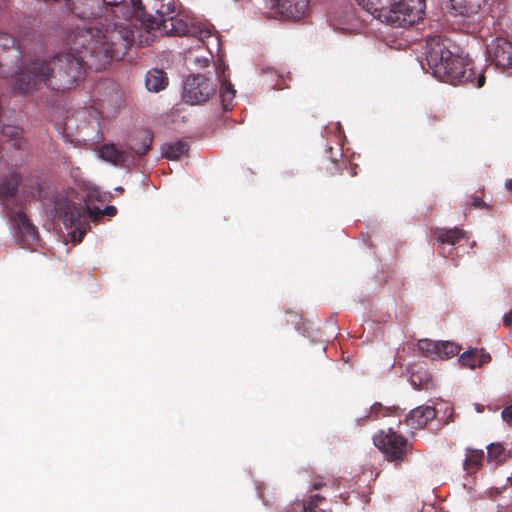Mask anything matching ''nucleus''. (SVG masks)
<instances>
[{
    "instance_id": "nucleus-1",
    "label": "nucleus",
    "mask_w": 512,
    "mask_h": 512,
    "mask_svg": "<svg viewBox=\"0 0 512 512\" xmlns=\"http://www.w3.org/2000/svg\"><path fill=\"white\" fill-rule=\"evenodd\" d=\"M134 43V31L125 23L115 22L105 30L84 23L67 36V52L50 60L27 64L13 78L14 91L29 94L42 86L64 92L72 89L84 75L85 67L96 72L120 59Z\"/></svg>"
},
{
    "instance_id": "nucleus-2",
    "label": "nucleus",
    "mask_w": 512,
    "mask_h": 512,
    "mask_svg": "<svg viewBox=\"0 0 512 512\" xmlns=\"http://www.w3.org/2000/svg\"><path fill=\"white\" fill-rule=\"evenodd\" d=\"M426 61L431 74L441 82L451 85L471 84L481 88L486 77L483 70L476 71L468 57L458 53V47L441 35L429 37L425 46Z\"/></svg>"
},
{
    "instance_id": "nucleus-3",
    "label": "nucleus",
    "mask_w": 512,
    "mask_h": 512,
    "mask_svg": "<svg viewBox=\"0 0 512 512\" xmlns=\"http://www.w3.org/2000/svg\"><path fill=\"white\" fill-rule=\"evenodd\" d=\"M358 4L380 21L394 28H407L419 19V11L408 0H357Z\"/></svg>"
},
{
    "instance_id": "nucleus-4",
    "label": "nucleus",
    "mask_w": 512,
    "mask_h": 512,
    "mask_svg": "<svg viewBox=\"0 0 512 512\" xmlns=\"http://www.w3.org/2000/svg\"><path fill=\"white\" fill-rule=\"evenodd\" d=\"M54 211L57 216L62 218L65 225H70L79 231L80 242L85 228L88 225V219L92 221L99 220L103 216L113 217L117 214L115 206H106L103 210L98 207L78 208L68 198L64 196L56 197L54 200Z\"/></svg>"
},
{
    "instance_id": "nucleus-5",
    "label": "nucleus",
    "mask_w": 512,
    "mask_h": 512,
    "mask_svg": "<svg viewBox=\"0 0 512 512\" xmlns=\"http://www.w3.org/2000/svg\"><path fill=\"white\" fill-rule=\"evenodd\" d=\"M142 145L140 148L131 147V152L126 149L118 148L114 144H105L100 149V157L114 165L129 167L134 165L137 160L145 155L151 148L153 137L151 133H144L140 136Z\"/></svg>"
},
{
    "instance_id": "nucleus-6",
    "label": "nucleus",
    "mask_w": 512,
    "mask_h": 512,
    "mask_svg": "<svg viewBox=\"0 0 512 512\" xmlns=\"http://www.w3.org/2000/svg\"><path fill=\"white\" fill-rule=\"evenodd\" d=\"M374 444L384 453L388 461L402 462L411 449L408 440L392 428L380 431L373 437Z\"/></svg>"
},
{
    "instance_id": "nucleus-7",
    "label": "nucleus",
    "mask_w": 512,
    "mask_h": 512,
    "mask_svg": "<svg viewBox=\"0 0 512 512\" xmlns=\"http://www.w3.org/2000/svg\"><path fill=\"white\" fill-rule=\"evenodd\" d=\"M215 92V85L206 76L198 74L189 76L183 86V100L191 105L201 104L210 99Z\"/></svg>"
},
{
    "instance_id": "nucleus-8",
    "label": "nucleus",
    "mask_w": 512,
    "mask_h": 512,
    "mask_svg": "<svg viewBox=\"0 0 512 512\" xmlns=\"http://www.w3.org/2000/svg\"><path fill=\"white\" fill-rule=\"evenodd\" d=\"M147 30H159L170 36H185L191 33V27L179 17H166L164 12L157 10L155 16L149 15L143 22Z\"/></svg>"
},
{
    "instance_id": "nucleus-9",
    "label": "nucleus",
    "mask_w": 512,
    "mask_h": 512,
    "mask_svg": "<svg viewBox=\"0 0 512 512\" xmlns=\"http://www.w3.org/2000/svg\"><path fill=\"white\" fill-rule=\"evenodd\" d=\"M17 229V239L24 248H32L39 241L36 227L23 211H16L11 216Z\"/></svg>"
},
{
    "instance_id": "nucleus-10",
    "label": "nucleus",
    "mask_w": 512,
    "mask_h": 512,
    "mask_svg": "<svg viewBox=\"0 0 512 512\" xmlns=\"http://www.w3.org/2000/svg\"><path fill=\"white\" fill-rule=\"evenodd\" d=\"M490 58L498 68L507 69L512 66V42L497 37L487 46Z\"/></svg>"
},
{
    "instance_id": "nucleus-11",
    "label": "nucleus",
    "mask_w": 512,
    "mask_h": 512,
    "mask_svg": "<svg viewBox=\"0 0 512 512\" xmlns=\"http://www.w3.org/2000/svg\"><path fill=\"white\" fill-rule=\"evenodd\" d=\"M487 0H442V6L452 17H471L479 12Z\"/></svg>"
},
{
    "instance_id": "nucleus-12",
    "label": "nucleus",
    "mask_w": 512,
    "mask_h": 512,
    "mask_svg": "<svg viewBox=\"0 0 512 512\" xmlns=\"http://www.w3.org/2000/svg\"><path fill=\"white\" fill-rule=\"evenodd\" d=\"M274 6L282 16L292 20H299L306 14L309 0H277Z\"/></svg>"
},
{
    "instance_id": "nucleus-13",
    "label": "nucleus",
    "mask_w": 512,
    "mask_h": 512,
    "mask_svg": "<svg viewBox=\"0 0 512 512\" xmlns=\"http://www.w3.org/2000/svg\"><path fill=\"white\" fill-rule=\"evenodd\" d=\"M435 417L436 410L434 407L422 405L411 410L406 416L405 422L412 429H422Z\"/></svg>"
},
{
    "instance_id": "nucleus-14",
    "label": "nucleus",
    "mask_w": 512,
    "mask_h": 512,
    "mask_svg": "<svg viewBox=\"0 0 512 512\" xmlns=\"http://www.w3.org/2000/svg\"><path fill=\"white\" fill-rule=\"evenodd\" d=\"M21 176L18 173H10L0 182V201H9L16 195L20 185Z\"/></svg>"
},
{
    "instance_id": "nucleus-15",
    "label": "nucleus",
    "mask_w": 512,
    "mask_h": 512,
    "mask_svg": "<svg viewBox=\"0 0 512 512\" xmlns=\"http://www.w3.org/2000/svg\"><path fill=\"white\" fill-rule=\"evenodd\" d=\"M145 85L149 91L159 92L168 85V78L165 71L160 69H151L147 72Z\"/></svg>"
},
{
    "instance_id": "nucleus-16",
    "label": "nucleus",
    "mask_w": 512,
    "mask_h": 512,
    "mask_svg": "<svg viewBox=\"0 0 512 512\" xmlns=\"http://www.w3.org/2000/svg\"><path fill=\"white\" fill-rule=\"evenodd\" d=\"M484 457L485 455L483 450H466V458L463 462V469L467 473V475H472L476 473L478 470H480L483 464Z\"/></svg>"
},
{
    "instance_id": "nucleus-17",
    "label": "nucleus",
    "mask_w": 512,
    "mask_h": 512,
    "mask_svg": "<svg viewBox=\"0 0 512 512\" xmlns=\"http://www.w3.org/2000/svg\"><path fill=\"white\" fill-rule=\"evenodd\" d=\"M0 141L10 144L15 149H23L25 140L22 137V130L19 127L7 126L3 128Z\"/></svg>"
},
{
    "instance_id": "nucleus-18",
    "label": "nucleus",
    "mask_w": 512,
    "mask_h": 512,
    "mask_svg": "<svg viewBox=\"0 0 512 512\" xmlns=\"http://www.w3.org/2000/svg\"><path fill=\"white\" fill-rule=\"evenodd\" d=\"M435 236L442 244L455 245L466 237V232L457 227L452 229L441 228L436 231Z\"/></svg>"
},
{
    "instance_id": "nucleus-19",
    "label": "nucleus",
    "mask_w": 512,
    "mask_h": 512,
    "mask_svg": "<svg viewBox=\"0 0 512 512\" xmlns=\"http://www.w3.org/2000/svg\"><path fill=\"white\" fill-rule=\"evenodd\" d=\"M235 94L236 90L231 82L227 79H223L220 85V99L224 111L232 109Z\"/></svg>"
},
{
    "instance_id": "nucleus-20",
    "label": "nucleus",
    "mask_w": 512,
    "mask_h": 512,
    "mask_svg": "<svg viewBox=\"0 0 512 512\" xmlns=\"http://www.w3.org/2000/svg\"><path fill=\"white\" fill-rule=\"evenodd\" d=\"M188 150L187 144L183 141L166 143L162 145V155L170 160H177Z\"/></svg>"
},
{
    "instance_id": "nucleus-21",
    "label": "nucleus",
    "mask_w": 512,
    "mask_h": 512,
    "mask_svg": "<svg viewBox=\"0 0 512 512\" xmlns=\"http://www.w3.org/2000/svg\"><path fill=\"white\" fill-rule=\"evenodd\" d=\"M441 343L442 342L423 339L418 342L417 346L419 351H421L425 356L435 358L439 357Z\"/></svg>"
},
{
    "instance_id": "nucleus-22",
    "label": "nucleus",
    "mask_w": 512,
    "mask_h": 512,
    "mask_svg": "<svg viewBox=\"0 0 512 512\" xmlns=\"http://www.w3.org/2000/svg\"><path fill=\"white\" fill-rule=\"evenodd\" d=\"M487 458L488 461H495L496 463H502L506 458V449L503 445L490 444L487 447Z\"/></svg>"
},
{
    "instance_id": "nucleus-23",
    "label": "nucleus",
    "mask_w": 512,
    "mask_h": 512,
    "mask_svg": "<svg viewBox=\"0 0 512 512\" xmlns=\"http://www.w3.org/2000/svg\"><path fill=\"white\" fill-rule=\"evenodd\" d=\"M460 352V347L452 342H442L439 357L440 358H450L455 355H458Z\"/></svg>"
},
{
    "instance_id": "nucleus-24",
    "label": "nucleus",
    "mask_w": 512,
    "mask_h": 512,
    "mask_svg": "<svg viewBox=\"0 0 512 512\" xmlns=\"http://www.w3.org/2000/svg\"><path fill=\"white\" fill-rule=\"evenodd\" d=\"M475 357H476V349L475 350H469V351H466L464 352L461 356H460V362L464 365V366H467V367H470V368H475L476 367V364H475Z\"/></svg>"
},
{
    "instance_id": "nucleus-25",
    "label": "nucleus",
    "mask_w": 512,
    "mask_h": 512,
    "mask_svg": "<svg viewBox=\"0 0 512 512\" xmlns=\"http://www.w3.org/2000/svg\"><path fill=\"white\" fill-rule=\"evenodd\" d=\"M113 9H112V14L115 15L116 17H118V12H121L123 13V16L125 19H127L131 13H132V10L129 6H124L122 5L121 3H109Z\"/></svg>"
},
{
    "instance_id": "nucleus-26",
    "label": "nucleus",
    "mask_w": 512,
    "mask_h": 512,
    "mask_svg": "<svg viewBox=\"0 0 512 512\" xmlns=\"http://www.w3.org/2000/svg\"><path fill=\"white\" fill-rule=\"evenodd\" d=\"M191 35L193 36H196L201 42H205L206 39H208L209 37H211L212 35V32L210 29L208 28H195V27H191Z\"/></svg>"
},
{
    "instance_id": "nucleus-27",
    "label": "nucleus",
    "mask_w": 512,
    "mask_h": 512,
    "mask_svg": "<svg viewBox=\"0 0 512 512\" xmlns=\"http://www.w3.org/2000/svg\"><path fill=\"white\" fill-rule=\"evenodd\" d=\"M15 45V39L8 33L0 32V47L4 50L10 49Z\"/></svg>"
},
{
    "instance_id": "nucleus-28",
    "label": "nucleus",
    "mask_w": 512,
    "mask_h": 512,
    "mask_svg": "<svg viewBox=\"0 0 512 512\" xmlns=\"http://www.w3.org/2000/svg\"><path fill=\"white\" fill-rule=\"evenodd\" d=\"M469 204L473 208H485V209L490 208L489 205L485 201H483L482 196L477 195V194H474L470 197Z\"/></svg>"
},
{
    "instance_id": "nucleus-29",
    "label": "nucleus",
    "mask_w": 512,
    "mask_h": 512,
    "mask_svg": "<svg viewBox=\"0 0 512 512\" xmlns=\"http://www.w3.org/2000/svg\"><path fill=\"white\" fill-rule=\"evenodd\" d=\"M391 409L387 407H383L381 403H375L371 407V414L375 418H379L381 416H385L386 412H390Z\"/></svg>"
},
{
    "instance_id": "nucleus-30",
    "label": "nucleus",
    "mask_w": 512,
    "mask_h": 512,
    "mask_svg": "<svg viewBox=\"0 0 512 512\" xmlns=\"http://www.w3.org/2000/svg\"><path fill=\"white\" fill-rule=\"evenodd\" d=\"M327 153L329 154V159L335 165V168L337 170H340L341 169V164H338V157H342L341 150L337 149L336 152H333V148L329 147V149L327 150Z\"/></svg>"
},
{
    "instance_id": "nucleus-31",
    "label": "nucleus",
    "mask_w": 512,
    "mask_h": 512,
    "mask_svg": "<svg viewBox=\"0 0 512 512\" xmlns=\"http://www.w3.org/2000/svg\"><path fill=\"white\" fill-rule=\"evenodd\" d=\"M318 505L315 502H312V499H308L303 503V512H318Z\"/></svg>"
},
{
    "instance_id": "nucleus-32",
    "label": "nucleus",
    "mask_w": 512,
    "mask_h": 512,
    "mask_svg": "<svg viewBox=\"0 0 512 512\" xmlns=\"http://www.w3.org/2000/svg\"><path fill=\"white\" fill-rule=\"evenodd\" d=\"M502 418L509 426L512 427V405L503 409Z\"/></svg>"
},
{
    "instance_id": "nucleus-33",
    "label": "nucleus",
    "mask_w": 512,
    "mask_h": 512,
    "mask_svg": "<svg viewBox=\"0 0 512 512\" xmlns=\"http://www.w3.org/2000/svg\"><path fill=\"white\" fill-rule=\"evenodd\" d=\"M144 133H149V132H148V131H141V132H139V133L136 135V137H135V138H133V139L131 140V143L127 146V150H128L129 152H131V147H132V146H135L136 148H140V147H141L142 142H141L140 136H141L142 134H144Z\"/></svg>"
},
{
    "instance_id": "nucleus-34",
    "label": "nucleus",
    "mask_w": 512,
    "mask_h": 512,
    "mask_svg": "<svg viewBox=\"0 0 512 512\" xmlns=\"http://www.w3.org/2000/svg\"><path fill=\"white\" fill-rule=\"evenodd\" d=\"M503 322L507 327L512 325V309L503 316Z\"/></svg>"
},
{
    "instance_id": "nucleus-35",
    "label": "nucleus",
    "mask_w": 512,
    "mask_h": 512,
    "mask_svg": "<svg viewBox=\"0 0 512 512\" xmlns=\"http://www.w3.org/2000/svg\"><path fill=\"white\" fill-rule=\"evenodd\" d=\"M309 498L312 499V502L317 504L325 500V497L321 496L320 494L311 495Z\"/></svg>"
},
{
    "instance_id": "nucleus-36",
    "label": "nucleus",
    "mask_w": 512,
    "mask_h": 512,
    "mask_svg": "<svg viewBox=\"0 0 512 512\" xmlns=\"http://www.w3.org/2000/svg\"><path fill=\"white\" fill-rule=\"evenodd\" d=\"M324 486V483L321 482V481H315L313 484H312V488L314 490H319L321 489L322 487Z\"/></svg>"
},
{
    "instance_id": "nucleus-37",
    "label": "nucleus",
    "mask_w": 512,
    "mask_h": 512,
    "mask_svg": "<svg viewBox=\"0 0 512 512\" xmlns=\"http://www.w3.org/2000/svg\"><path fill=\"white\" fill-rule=\"evenodd\" d=\"M505 187L507 190L512 191V179H508L505 183Z\"/></svg>"
},
{
    "instance_id": "nucleus-38",
    "label": "nucleus",
    "mask_w": 512,
    "mask_h": 512,
    "mask_svg": "<svg viewBox=\"0 0 512 512\" xmlns=\"http://www.w3.org/2000/svg\"><path fill=\"white\" fill-rule=\"evenodd\" d=\"M490 360V355L487 354V355H482V359H481V362L480 364H483V363H486Z\"/></svg>"
},
{
    "instance_id": "nucleus-39",
    "label": "nucleus",
    "mask_w": 512,
    "mask_h": 512,
    "mask_svg": "<svg viewBox=\"0 0 512 512\" xmlns=\"http://www.w3.org/2000/svg\"><path fill=\"white\" fill-rule=\"evenodd\" d=\"M416 377H417V375H416V374H413V375H412V377H411V383H412L415 387H417V384H416Z\"/></svg>"
},
{
    "instance_id": "nucleus-40",
    "label": "nucleus",
    "mask_w": 512,
    "mask_h": 512,
    "mask_svg": "<svg viewBox=\"0 0 512 512\" xmlns=\"http://www.w3.org/2000/svg\"><path fill=\"white\" fill-rule=\"evenodd\" d=\"M276 1H277V0H269V2H270V4H271V6H273V7H274V3H275Z\"/></svg>"
}]
</instances>
